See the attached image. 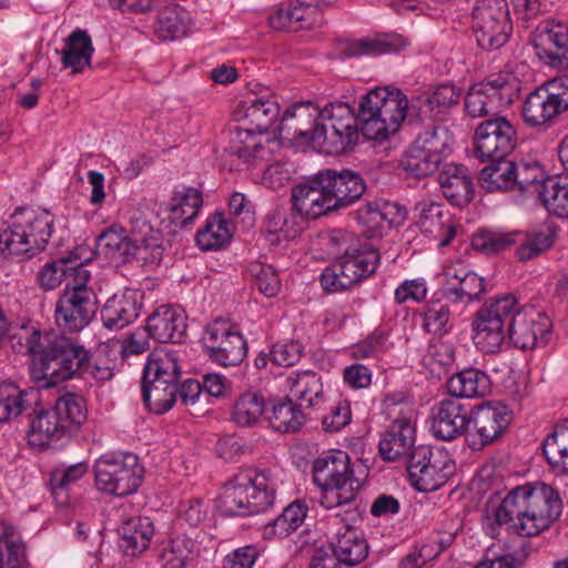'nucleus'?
<instances>
[{"instance_id":"34","label":"nucleus","mask_w":568,"mask_h":568,"mask_svg":"<svg viewBox=\"0 0 568 568\" xmlns=\"http://www.w3.org/2000/svg\"><path fill=\"white\" fill-rule=\"evenodd\" d=\"M490 378L481 369L465 368L453 374L446 382V387L450 397L477 398L486 396L490 390Z\"/></svg>"},{"instance_id":"17","label":"nucleus","mask_w":568,"mask_h":568,"mask_svg":"<svg viewBox=\"0 0 568 568\" xmlns=\"http://www.w3.org/2000/svg\"><path fill=\"white\" fill-rule=\"evenodd\" d=\"M550 318L535 307L516 310L508 320L507 334L513 344L520 349L545 346L551 332Z\"/></svg>"},{"instance_id":"55","label":"nucleus","mask_w":568,"mask_h":568,"mask_svg":"<svg viewBox=\"0 0 568 568\" xmlns=\"http://www.w3.org/2000/svg\"><path fill=\"white\" fill-rule=\"evenodd\" d=\"M396 45L388 40L367 39L341 40L337 44L339 55L344 58L359 57L363 54H384L396 51Z\"/></svg>"},{"instance_id":"28","label":"nucleus","mask_w":568,"mask_h":568,"mask_svg":"<svg viewBox=\"0 0 568 568\" xmlns=\"http://www.w3.org/2000/svg\"><path fill=\"white\" fill-rule=\"evenodd\" d=\"M144 331L159 343H180L186 332V316L179 307L161 305L148 316Z\"/></svg>"},{"instance_id":"1","label":"nucleus","mask_w":568,"mask_h":568,"mask_svg":"<svg viewBox=\"0 0 568 568\" xmlns=\"http://www.w3.org/2000/svg\"><path fill=\"white\" fill-rule=\"evenodd\" d=\"M408 100L399 89L375 88L361 98L358 112L346 102H332L321 110L327 128H361L367 140L384 141L398 131L406 118Z\"/></svg>"},{"instance_id":"20","label":"nucleus","mask_w":568,"mask_h":568,"mask_svg":"<svg viewBox=\"0 0 568 568\" xmlns=\"http://www.w3.org/2000/svg\"><path fill=\"white\" fill-rule=\"evenodd\" d=\"M511 422L507 407L500 403H486L476 407L470 415L473 424L471 447L480 449L505 433Z\"/></svg>"},{"instance_id":"41","label":"nucleus","mask_w":568,"mask_h":568,"mask_svg":"<svg viewBox=\"0 0 568 568\" xmlns=\"http://www.w3.org/2000/svg\"><path fill=\"white\" fill-rule=\"evenodd\" d=\"M291 396L304 408H310L323 400V383L321 376L313 371L298 372L290 376Z\"/></svg>"},{"instance_id":"16","label":"nucleus","mask_w":568,"mask_h":568,"mask_svg":"<svg viewBox=\"0 0 568 568\" xmlns=\"http://www.w3.org/2000/svg\"><path fill=\"white\" fill-rule=\"evenodd\" d=\"M202 342L205 355L224 367L237 366L246 356L247 344L243 335L223 320L206 325Z\"/></svg>"},{"instance_id":"7","label":"nucleus","mask_w":568,"mask_h":568,"mask_svg":"<svg viewBox=\"0 0 568 568\" xmlns=\"http://www.w3.org/2000/svg\"><path fill=\"white\" fill-rule=\"evenodd\" d=\"M313 481L322 490L320 504L328 510L358 506L362 483L354 475L349 455L341 449L328 450L313 463Z\"/></svg>"},{"instance_id":"19","label":"nucleus","mask_w":568,"mask_h":568,"mask_svg":"<svg viewBox=\"0 0 568 568\" xmlns=\"http://www.w3.org/2000/svg\"><path fill=\"white\" fill-rule=\"evenodd\" d=\"M359 506L346 508L335 513V518L344 524V530L336 534V540L332 542L333 556L338 564L349 567L359 565L368 556V544L363 534L352 524L358 517Z\"/></svg>"},{"instance_id":"60","label":"nucleus","mask_w":568,"mask_h":568,"mask_svg":"<svg viewBox=\"0 0 568 568\" xmlns=\"http://www.w3.org/2000/svg\"><path fill=\"white\" fill-rule=\"evenodd\" d=\"M462 98V91L454 84H439L432 93L427 94L425 103L436 114L446 113L456 106Z\"/></svg>"},{"instance_id":"32","label":"nucleus","mask_w":568,"mask_h":568,"mask_svg":"<svg viewBox=\"0 0 568 568\" xmlns=\"http://www.w3.org/2000/svg\"><path fill=\"white\" fill-rule=\"evenodd\" d=\"M438 182L444 197L453 206L464 207L473 201L474 184L466 166L455 163L445 164Z\"/></svg>"},{"instance_id":"50","label":"nucleus","mask_w":568,"mask_h":568,"mask_svg":"<svg viewBox=\"0 0 568 568\" xmlns=\"http://www.w3.org/2000/svg\"><path fill=\"white\" fill-rule=\"evenodd\" d=\"M452 143L453 136L449 130L445 126L436 125L419 133L412 144L418 149H424L426 153L439 158L443 162L450 152Z\"/></svg>"},{"instance_id":"58","label":"nucleus","mask_w":568,"mask_h":568,"mask_svg":"<svg viewBox=\"0 0 568 568\" xmlns=\"http://www.w3.org/2000/svg\"><path fill=\"white\" fill-rule=\"evenodd\" d=\"M322 241L327 254L335 261L352 252H357V248L363 245L352 233L342 229L332 230Z\"/></svg>"},{"instance_id":"52","label":"nucleus","mask_w":568,"mask_h":568,"mask_svg":"<svg viewBox=\"0 0 568 568\" xmlns=\"http://www.w3.org/2000/svg\"><path fill=\"white\" fill-rule=\"evenodd\" d=\"M265 410L264 397L257 393H245L235 402L232 420L242 427H251L257 423Z\"/></svg>"},{"instance_id":"39","label":"nucleus","mask_w":568,"mask_h":568,"mask_svg":"<svg viewBox=\"0 0 568 568\" xmlns=\"http://www.w3.org/2000/svg\"><path fill=\"white\" fill-rule=\"evenodd\" d=\"M303 408L288 396L274 403L268 417L272 428L283 434L300 430L306 422Z\"/></svg>"},{"instance_id":"35","label":"nucleus","mask_w":568,"mask_h":568,"mask_svg":"<svg viewBox=\"0 0 568 568\" xmlns=\"http://www.w3.org/2000/svg\"><path fill=\"white\" fill-rule=\"evenodd\" d=\"M518 247L517 257L521 262L530 261L552 247L558 229L550 224L541 225L527 232H516Z\"/></svg>"},{"instance_id":"21","label":"nucleus","mask_w":568,"mask_h":568,"mask_svg":"<svg viewBox=\"0 0 568 568\" xmlns=\"http://www.w3.org/2000/svg\"><path fill=\"white\" fill-rule=\"evenodd\" d=\"M537 55L554 68H568V22L547 20L536 31Z\"/></svg>"},{"instance_id":"49","label":"nucleus","mask_w":568,"mask_h":568,"mask_svg":"<svg viewBox=\"0 0 568 568\" xmlns=\"http://www.w3.org/2000/svg\"><path fill=\"white\" fill-rule=\"evenodd\" d=\"M321 133L316 135L315 142L321 145V152L326 154L338 155L354 149L358 142L361 128L343 129L331 128V134L325 136V128L321 129Z\"/></svg>"},{"instance_id":"53","label":"nucleus","mask_w":568,"mask_h":568,"mask_svg":"<svg viewBox=\"0 0 568 568\" xmlns=\"http://www.w3.org/2000/svg\"><path fill=\"white\" fill-rule=\"evenodd\" d=\"M517 241V233L514 232L479 230L471 237V246L485 254H496L510 248Z\"/></svg>"},{"instance_id":"3","label":"nucleus","mask_w":568,"mask_h":568,"mask_svg":"<svg viewBox=\"0 0 568 568\" xmlns=\"http://www.w3.org/2000/svg\"><path fill=\"white\" fill-rule=\"evenodd\" d=\"M108 345L100 346L91 356L82 345L64 336H54L38 358L33 379L42 388L90 373L98 382L113 377L116 358H111Z\"/></svg>"},{"instance_id":"4","label":"nucleus","mask_w":568,"mask_h":568,"mask_svg":"<svg viewBox=\"0 0 568 568\" xmlns=\"http://www.w3.org/2000/svg\"><path fill=\"white\" fill-rule=\"evenodd\" d=\"M559 494L544 483L511 489L494 511L496 523L507 531L532 537L548 529L561 515Z\"/></svg>"},{"instance_id":"25","label":"nucleus","mask_w":568,"mask_h":568,"mask_svg":"<svg viewBox=\"0 0 568 568\" xmlns=\"http://www.w3.org/2000/svg\"><path fill=\"white\" fill-rule=\"evenodd\" d=\"M291 201L293 211L303 219L315 220L334 212L321 171L307 183L294 186Z\"/></svg>"},{"instance_id":"26","label":"nucleus","mask_w":568,"mask_h":568,"mask_svg":"<svg viewBox=\"0 0 568 568\" xmlns=\"http://www.w3.org/2000/svg\"><path fill=\"white\" fill-rule=\"evenodd\" d=\"M11 217L17 221L33 255L42 252L52 236L54 216L44 209L18 207Z\"/></svg>"},{"instance_id":"11","label":"nucleus","mask_w":568,"mask_h":568,"mask_svg":"<svg viewBox=\"0 0 568 568\" xmlns=\"http://www.w3.org/2000/svg\"><path fill=\"white\" fill-rule=\"evenodd\" d=\"M516 304V297L506 294L489 300L476 312L473 323L474 342L481 352L494 354L500 349L508 336L506 325Z\"/></svg>"},{"instance_id":"6","label":"nucleus","mask_w":568,"mask_h":568,"mask_svg":"<svg viewBox=\"0 0 568 568\" xmlns=\"http://www.w3.org/2000/svg\"><path fill=\"white\" fill-rule=\"evenodd\" d=\"M275 478L270 469L250 468L233 476L216 500L225 517L251 516L268 509L275 500Z\"/></svg>"},{"instance_id":"10","label":"nucleus","mask_w":568,"mask_h":568,"mask_svg":"<svg viewBox=\"0 0 568 568\" xmlns=\"http://www.w3.org/2000/svg\"><path fill=\"white\" fill-rule=\"evenodd\" d=\"M139 456L132 453H109L95 460L93 466L98 490L124 497L141 486L142 468Z\"/></svg>"},{"instance_id":"61","label":"nucleus","mask_w":568,"mask_h":568,"mask_svg":"<svg viewBox=\"0 0 568 568\" xmlns=\"http://www.w3.org/2000/svg\"><path fill=\"white\" fill-rule=\"evenodd\" d=\"M119 532L121 535L120 547L126 556L135 557L142 551L139 549V540L142 539L140 516L125 520Z\"/></svg>"},{"instance_id":"56","label":"nucleus","mask_w":568,"mask_h":568,"mask_svg":"<svg viewBox=\"0 0 568 568\" xmlns=\"http://www.w3.org/2000/svg\"><path fill=\"white\" fill-rule=\"evenodd\" d=\"M11 225L0 233V253L4 257L17 256L20 258H31L33 255L26 237L19 231V225L14 217H11Z\"/></svg>"},{"instance_id":"29","label":"nucleus","mask_w":568,"mask_h":568,"mask_svg":"<svg viewBox=\"0 0 568 568\" xmlns=\"http://www.w3.org/2000/svg\"><path fill=\"white\" fill-rule=\"evenodd\" d=\"M144 16V21L152 22L153 33L160 40L172 41L183 37L187 31V24L174 3L148 0Z\"/></svg>"},{"instance_id":"30","label":"nucleus","mask_w":568,"mask_h":568,"mask_svg":"<svg viewBox=\"0 0 568 568\" xmlns=\"http://www.w3.org/2000/svg\"><path fill=\"white\" fill-rule=\"evenodd\" d=\"M508 85L501 75L488 78L469 88L465 97V110L470 118H484L495 112L503 99V91Z\"/></svg>"},{"instance_id":"22","label":"nucleus","mask_w":568,"mask_h":568,"mask_svg":"<svg viewBox=\"0 0 568 568\" xmlns=\"http://www.w3.org/2000/svg\"><path fill=\"white\" fill-rule=\"evenodd\" d=\"M440 293L452 303L469 304L486 293L485 280L457 262L444 268Z\"/></svg>"},{"instance_id":"51","label":"nucleus","mask_w":568,"mask_h":568,"mask_svg":"<svg viewBox=\"0 0 568 568\" xmlns=\"http://www.w3.org/2000/svg\"><path fill=\"white\" fill-rule=\"evenodd\" d=\"M307 514V507L301 501L290 504L272 524L265 527V534L277 538L287 537L301 527Z\"/></svg>"},{"instance_id":"59","label":"nucleus","mask_w":568,"mask_h":568,"mask_svg":"<svg viewBox=\"0 0 568 568\" xmlns=\"http://www.w3.org/2000/svg\"><path fill=\"white\" fill-rule=\"evenodd\" d=\"M516 187L521 192L536 193L539 196L540 186L547 180L541 166L537 163L515 162Z\"/></svg>"},{"instance_id":"46","label":"nucleus","mask_w":568,"mask_h":568,"mask_svg":"<svg viewBox=\"0 0 568 568\" xmlns=\"http://www.w3.org/2000/svg\"><path fill=\"white\" fill-rule=\"evenodd\" d=\"M539 199L550 214L568 220V181L548 176L540 186Z\"/></svg>"},{"instance_id":"45","label":"nucleus","mask_w":568,"mask_h":568,"mask_svg":"<svg viewBox=\"0 0 568 568\" xmlns=\"http://www.w3.org/2000/svg\"><path fill=\"white\" fill-rule=\"evenodd\" d=\"M449 303H452L450 300L442 296V298H432L424 305L422 312L423 328L427 333L443 336L452 329Z\"/></svg>"},{"instance_id":"13","label":"nucleus","mask_w":568,"mask_h":568,"mask_svg":"<svg viewBox=\"0 0 568 568\" xmlns=\"http://www.w3.org/2000/svg\"><path fill=\"white\" fill-rule=\"evenodd\" d=\"M471 28L477 44L493 51L506 44L513 31L506 0H476L471 11Z\"/></svg>"},{"instance_id":"44","label":"nucleus","mask_w":568,"mask_h":568,"mask_svg":"<svg viewBox=\"0 0 568 568\" xmlns=\"http://www.w3.org/2000/svg\"><path fill=\"white\" fill-rule=\"evenodd\" d=\"M200 554L199 544L186 536H178L170 540L159 556L163 568H184Z\"/></svg>"},{"instance_id":"15","label":"nucleus","mask_w":568,"mask_h":568,"mask_svg":"<svg viewBox=\"0 0 568 568\" xmlns=\"http://www.w3.org/2000/svg\"><path fill=\"white\" fill-rule=\"evenodd\" d=\"M517 141V130L506 116L486 119L475 129L474 154L480 161L508 158Z\"/></svg>"},{"instance_id":"48","label":"nucleus","mask_w":568,"mask_h":568,"mask_svg":"<svg viewBox=\"0 0 568 568\" xmlns=\"http://www.w3.org/2000/svg\"><path fill=\"white\" fill-rule=\"evenodd\" d=\"M54 337L45 336L42 338L38 329L28 326H21L17 333L10 335L13 349L19 353L33 355L32 364L30 367L31 377L33 378V371L37 366V361L41 356L48 343Z\"/></svg>"},{"instance_id":"2","label":"nucleus","mask_w":568,"mask_h":568,"mask_svg":"<svg viewBox=\"0 0 568 568\" xmlns=\"http://www.w3.org/2000/svg\"><path fill=\"white\" fill-rule=\"evenodd\" d=\"M38 387L21 388L17 384L16 392H21L23 406L18 407L8 422L26 415L29 418L28 440L31 446L47 448L77 432L87 419L85 400L81 395L68 393L60 396L53 407H47L41 399L40 384Z\"/></svg>"},{"instance_id":"27","label":"nucleus","mask_w":568,"mask_h":568,"mask_svg":"<svg viewBox=\"0 0 568 568\" xmlns=\"http://www.w3.org/2000/svg\"><path fill=\"white\" fill-rule=\"evenodd\" d=\"M321 120V109L311 101L294 103L287 108L277 126L282 140H301L306 142Z\"/></svg>"},{"instance_id":"33","label":"nucleus","mask_w":568,"mask_h":568,"mask_svg":"<svg viewBox=\"0 0 568 568\" xmlns=\"http://www.w3.org/2000/svg\"><path fill=\"white\" fill-rule=\"evenodd\" d=\"M415 426L409 417L395 418L379 442V455L385 462L407 456L415 446Z\"/></svg>"},{"instance_id":"23","label":"nucleus","mask_w":568,"mask_h":568,"mask_svg":"<svg viewBox=\"0 0 568 568\" xmlns=\"http://www.w3.org/2000/svg\"><path fill=\"white\" fill-rule=\"evenodd\" d=\"M469 424V408L458 398L449 396L433 407L430 429L437 439L454 440L465 433Z\"/></svg>"},{"instance_id":"54","label":"nucleus","mask_w":568,"mask_h":568,"mask_svg":"<svg viewBox=\"0 0 568 568\" xmlns=\"http://www.w3.org/2000/svg\"><path fill=\"white\" fill-rule=\"evenodd\" d=\"M442 161L439 158L426 153L422 148L410 145L400 160V166L404 171L414 178H426L437 171Z\"/></svg>"},{"instance_id":"5","label":"nucleus","mask_w":568,"mask_h":568,"mask_svg":"<svg viewBox=\"0 0 568 568\" xmlns=\"http://www.w3.org/2000/svg\"><path fill=\"white\" fill-rule=\"evenodd\" d=\"M236 120H242L246 128H236L225 153L236 156L243 163L265 160L266 149L260 134L267 132L280 115V105L273 94L255 95L245 100L234 111Z\"/></svg>"},{"instance_id":"18","label":"nucleus","mask_w":568,"mask_h":568,"mask_svg":"<svg viewBox=\"0 0 568 568\" xmlns=\"http://www.w3.org/2000/svg\"><path fill=\"white\" fill-rule=\"evenodd\" d=\"M355 220L368 239L382 237L406 220L407 210L397 202L383 199L367 201L355 212Z\"/></svg>"},{"instance_id":"14","label":"nucleus","mask_w":568,"mask_h":568,"mask_svg":"<svg viewBox=\"0 0 568 568\" xmlns=\"http://www.w3.org/2000/svg\"><path fill=\"white\" fill-rule=\"evenodd\" d=\"M455 470L448 455L419 445L408 455L407 473L412 485L419 491H434L442 487Z\"/></svg>"},{"instance_id":"37","label":"nucleus","mask_w":568,"mask_h":568,"mask_svg":"<svg viewBox=\"0 0 568 568\" xmlns=\"http://www.w3.org/2000/svg\"><path fill=\"white\" fill-rule=\"evenodd\" d=\"M139 317V308L132 296L113 295L101 308V320L109 329H122Z\"/></svg>"},{"instance_id":"24","label":"nucleus","mask_w":568,"mask_h":568,"mask_svg":"<svg viewBox=\"0 0 568 568\" xmlns=\"http://www.w3.org/2000/svg\"><path fill=\"white\" fill-rule=\"evenodd\" d=\"M334 212L353 205L366 191V182L353 170L326 169L321 171Z\"/></svg>"},{"instance_id":"38","label":"nucleus","mask_w":568,"mask_h":568,"mask_svg":"<svg viewBox=\"0 0 568 568\" xmlns=\"http://www.w3.org/2000/svg\"><path fill=\"white\" fill-rule=\"evenodd\" d=\"M93 52L94 48L88 32L77 29L65 40V47L61 50V61L64 68L80 72L91 64Z\"/></svg>"},{"instance_id":"31","label":"nucleus","mask_w":568,"mask_h":568,"mask_svg":"<svg viewBox=\"0 0 568 568\" xmlns=\"http://www.w3.org/2000/svg\"><path fill=\"white\" fill-rule=\"evenodd\" d=\"M202 204V193L197 189L182 186L173 191L169 206L153 211L154 219L159 220V224H163L165 217L162 215L165 214L170 223L185 227L197 216Z\"/></svg>"},{"instance_id":"64","label":"nucleus","mask_w":568,"mask_h":568,"mask_svg":"<svg viewBox=\"0 0 568 568\" xmlns=\"http://www.w3.org/2000/svg\"><path fill=\"white\" fill-rule=\"evenodd\" d=\"M215 449L219 457L226 462H235L242 455L250 453L251 446L236 435H227L219 439Z\"/></svg>"},{"instance_id":"40","label":"nucleus","mask_w":568,"mask_h":568,"mask_svg":"<svg viewBox=\"0 0 568 568\" xmlns=\"http://www.w3.org/2000/svg\"><path fill=\"white\" fill-rule=\"evenodd\" d=\"M547 463L561 473H568V419L557 423L541 445Z\"/></svg>"},{"instance_id":"42","label":"nucleus","mask_w":568,"mask_h":568,"mask_svg":"<svg viewBox=\"0 0 568 568\" xmlns=\"http://www.w3.org/2000/svg\"><path fill=\"white\" fill-rule=\"evenodd\" d=\"M232 240V231L229 222L221 213H214L206 220L205 225L200 229L195 242L202 251H217L225 247Z\"/></svg>"},{"instance_id":"36","label":"nucleus","mask_w":568,"mask_h":568,"mask_svg":"<svg viewBox=\"0 0 568 568\" xmlns=\"http://www.w3.org/2000/svg\"><path fill=\"white\" fill-rule=\"evenodd\" d=\"M490 163L481 169L479 184L488 192L510 191L516 187L515 162L503 159H486Z\"/></svg>"},{"instance_id":"62","label":"nucleus","mask_w":568,"mask_h":568,"mask_svg":"<svg viewBox=\"0 0 568 568\" xmlns=\"http://www.w3.org/2000/svg\"><path fill=\"white\" fill-rule=\"evenodd\" d=\"M250 271L252 275L255 276L256 286L262 294L267 297H273L277 294L281 287V282L272 266L253 264Z\"/></svg>"},{"instance_id":"57","label":"nucleus","mask_w":568,"mask_h":568,"mask_svg":"<svg viewBox=\"0 0 568 568\" xmlns=\"http://www.w3.org/2000/svg\"><path fill=\"white\" fill-rule=\"evenodd\" d=\"M414 212L417 217L416 223L422 232L430 234L436 232L438 226H443V222L448 217L443 205L429 199L418 201Z\"/></svg>"},{"instance_id":"63","label":"nucleus","mask_w":568,"mask_h":568,"mask_svg":"<svg viewBox=\"0 0 568 568\" xmlns=\"http://www.w3.org/2000/svg\"><path fill=\"white\" fill-rule=\"evenodd\" d=\"M17 384L11 381L0 382V424L8 423V418L19 412L21 392H16Z\"/></svg>"},{"instance_id":"9","label":"nucleus","mask_w":568,"mask_h":568,"mask_svg":"<svg viewBox=\"0 0 568 568\" xmlns=\"http://www.w3.org/2000/svg\"><path fill=\"white\" fill-rule=\"evenodd\" d=\"M75 277L65 283L55 303V321L70 332H80L90 324L98 311V298L88 286L91 277L85 265H79Z\"/></svg>"},{"instance_id":"12","label":"nucleus","mask_w":568,"mask_h":568,"mask_svg":"<svg viewBox=\"0 0 568 568\" xmlns=\"http://www.w3.org/2000/svg\"><path fill=\"white\" fill-rule=\"evenodd\" d=\"M378 250L364 243L346 256L334 261L321 274V285L328 293L346 291L376 272Z\"/></svg>"},{"instance_id":"47","label":"nucleus","mask_w":568,"mask_h":568,"mask_svg":"<svg viewBox=\"0 0 568 568\" xmlns=\"http://www.w3.org/2000/svg\"><path fill=\"white\" fill-rule=\"evenodd\" d=\"M79 265H84V263L78 256L75 258L63 257L59 261L47 263L38 273L40 286L45 291H50L58 287L63 277H65L67 282L73 280L75 277L74 270Z\"/></svg>"},{"instance_id":"43","label":"nucleus","mask_w":568,"mask_h":568,"mask_svg":"<svg viewBox=\"0 0 568 568\" xmlns=\"http://www.w3.org/2000/svg\"><path fill=\"white\" fill-rule=\"evenodd\" d=\"M559 114L544 87L531 92L523 105L524 121L531 126L547 124Z\"/></svg>"},{"instance_id":"8","label":"nucleus","mask_w":568,"mask_h":568,"mask_svg":"<svg viewBox=\"0 0 568 568\" xmlns=\"http://www.w3.org/2000/svg\"><path fill=\"white\" fill-rule=\"evenodd\" d=\"M180 367L176 357L165 347H155L144 364V404L161 415L172 408L178 396Z\"/></svg>"}]
</instances>
